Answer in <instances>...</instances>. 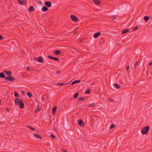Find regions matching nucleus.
<instances>
[{
	"label": "nucleus",
	"mask_w": 152,
	"mask_h": 152,
	"mask_svg": "<svg viewBox=\"0 0 152 152\" xmlns=\"http://www.w3.org/2000/svg\"><path fill=\"white\" fill-rule=\"evenodd\" d=\"M34 59H36L37 61L40 62V63H42L44 62V60L42 57L41 56H39L37 58L36 57H35Z\"/></svg>",
	"instance_id": "obj_4"
},
{
	"label": "nucleus",
	"mask_w": 152,
	"mask_h": 152,
	"mask_svg": "<svg viewBox=\"0 0 152 152\" xmlns=\"http://www.w3.org/2000/svg\"><path fill=\"white\" fill-rule=\"evenodd\" d=\"M28 11L30 12H32L35 10L34 7L32 6H30L28 9Z\"/></svg>",
	"instance_id": "obj_10"
},
{
	"label": "nucleus",
	"mask_w": 152,
	"mask_h": 152,
	"mask_svg": "<svg viewBox=\"0 0 152 152\" xmlns=\"http://www.w3.org/2000/svg\"><path fill=\"white\" fill-rule=\"evenodd\" d=\"M5 75L3 73V72L0 73V78H5Z\"/></svg>",
	"instance_id": "obj_15"
},
{
	"label": "nucleus",
	"mask_w": 152,
	"mask_h": 152,
	"mask_svg": "<svg viewBox=\"0 0 152 152\" xmlns=\"http://www.w3.org/2000/svg\"><path fill=\"white\" fill-rule=\"evenodd\" d=\"M116 17L115 16H112L111 17V18L113 20L115 19H116Z\"/></svg>",
	"instance_id": "obj_38"
},
{
	"label": "nucleus",
	"mask_w": 152,
	"mask_h": 152,
	"mask_svg": "<svg viewBox=\"0 0 152 152\" xmlns=\"http://www.w3.org/2000/svg\"><path fill=\"white\" fill-rule=\"evenodd\" d=\"M110 101L111 102H113V99H110Z\"/></svg>",
	"instance_id": "obj_46"
},
{
	"label": "nucleus",
	"mask_w": 152,
	"mask_h": 152,
	"mask_svg": "<svg viewBox=\"0 0 152 152\" xmlns=\"http://www.w3.org/2000/svg\"><path fill=\"white\" fill-rule=\"evenodd\" d=\"M5 80H8L9 81H13L14 80H15V78L12 77H11V76H9L5 77Z\"/></svg>",
	"instance_id": "obj_5"
},
{
	"label": "nucleus",
	"mask_w": 152,
	"mask_h": 152,
	"mask_svg": "<svg viewBox=\"0 0 152 152\" xmlns=\"http://www.w3.org/2000/svg\"><path fill=\"white\" fill-rule=\"evenodd\" d=\"M70 82H69L68 83H65V85H69L70 84Z\"/></svg>",
	"instance_id": "obj_43"
},
{
	"label": "nucleus",
	"mask_w": 152,
	"mask_h": 152,
	"mask_svg": "<svg viewBox=\"0 0 152 152\" xmlns=\"http://www.w3.org/2000/svg\"><path fill=\"white\" fill-rule=\"evenodd\" d=\"M57 85L58 86H64L65 85V83H58L57 84Z\"/></svg>",
	"instance_id": "obj_30"
},
{
	"label": "nucleus",
	"mask_w": 152,
	"mask_h": 152,
	"mask_svg": "<svg viewBox=\"0 0 152 152\" xmlns=\"http://www.w3.org/2000/svg\"><path fill=\"white\" fill-rule=\"evenodd\" d=\"M10 109L9 108H6V110L7 111H10Z\"/></svg>",
	"instance_id": "obj_40"
},
{
	"label": "nucleus",
	"mask_w": 152,
	"mask_h": 152,
	"mask_svg": "<svg viewBox=\"0 0 152 152\" xmlns=\"http://www.w3.org/2000/svg\"><path fill=\"white\" fill-rule=\"evenodd\" d=\"M60 53V51L58 50H56L54 52V54L57 55H59Z\"/></svg>",
	"instance_id": "obj_20"
},
{
	"label": "nucleus",
	"mask_w": 152,
	"mask_h": 152,
	"mask_svg": "<svg viewBox=\"0 0 152 152\" xmlns=\"http://www.w3.org/2000/svg\"><path fill=\"white\" fill-rule=\"evenodd\" d=\"M41 109V108L40 107H38L35 110V112H37L39 111Z\"/></svg>",
	"instance_id": "obj_24"
},
{
	"label": "nucleus",
	"mask_w": 152,
	"mask_h": 152,
	"mask_svg": "<svg viewBox=\"0 0 152 152\" xmlns=\"http://www.w3.org/2000/svg\"><path fill=\"white\" fill-rule=\"evenodd\" d=\"M80 82V80H76L73 81L71 85H72L74 84Z\"/></svg>",
	"instance_id": "obj_16"
},
{
	"label": "nucleus",
	"mask_w": 152,
	"mask_h": 152,
	"mask_svg": "<svg viewBox=\"0 0 152 152\" xmlns=\"http://www.w3.org/2000/svg\"><path fill=\"white\" fill-rule=\"evenodd\" d=\"M61 73L60 71H58L56 72V73L57 74H60Z\"/></svg>",
	"instance_id": "obj_39"
},
{
	"label": "nucleus",
	"mask_w": 152,
	"mask_h": 152,
	"mask_svg": "<svg viewBox=\"0 0 152 152\" xmlns=\"http://www.w3.org/2000/svg\"><path fill=\"white\" fill-rule=\"evenodd\" d=\"M53 60H56V61H59V59L58 58H57L55 57H53Z\"/></svg>",
	"instance_id": "obj_27"
},
{
	"label": "nucleus",
	"mask_w": 152,
	"mask_h": 152,
	"mask_svg": "<svg viewBox=\"0 0 152 152\" xmlns=\"http://www.w3.org/2000/svg\"><path fill=\"white\" fill-rule=\"evenodd\" d=\"M50 137H52L53 138H55L56 137L53 134H51L50 135Z\"/></svg>",
	"instance_id": "obj_35"
},
{
	"label": "nucleus",
	"mask_w": 152,
	"mask_h": 152,
	"mask_svg": "<svg viewBox=\"0 0 152 152\" xmlns=\"http://www.w3.org/2000/svg\"><path fill=\"white\" fill-rule=\"evenodd\" d=\"M78 124L80 126L82 127L84 126V122L81 119H79L77 121Z\"/></svg>",
	"instance_id": "obj_6"
},
{
	"label": "nucleus",
	"mask_w": 152,
	"mask_h": 152,
	"mask_svg": "<svg viewBox=\"0 0 152 152\" xmlns=\"http://www.w3.org/2000/svg\"><path fill=\"white\" fill-rule=\"evenodd\" d=\"M114 126H115L114 124H113L110 125V128L111 129H113V128H114Z\"/></svg>",
	"instance_id": "obj_28"
},
{
	"label": "nucleus",
	"mask_w": 152,
	"mask_h": 152,
	"mask_svg": "<svg viewBox=\"0 0 152 152\" xmlns=\"http://www.w3.org/2000/svg\"><path fill=\"white\" fill-rule=\"evenodd\" d=\"M1 100H0V104L1 103Z\"/></svg>",
	"instance_id": "obj_47"
},
{
	"label": "nucleus",
	"mask_w": 152,
	"mask_h": 152,
	"mask_svg": "<svg viewBox=\"0 0 152 152\" xmlns=\"http://www.w3.org/2000/svg\"><path fill=\"white\" fill-rule=\"evenodd\" d=\"M27 95L29 97H30L32 96V94L30 92H29L27 93Z\"/></svg>",
	"instance_id": "obj_23"
},
{
	"label": "nucleus",
	"mask_w": 152,
	"mask_h": 152,
	"mask_svg": "<svg viewBox=\"0 0 152 152\" xmlns=\"http://www.w3.org/2000/svg\"><path fill=\"white\" fill-rule=\"evenodd\" d=\"M27 127H28V129H30L31 130H35V129H34V128L32 127L31 126H27Z\"/></svg>",
	"instance_id": "obj_26"
},
{
	"label": "nucleus",
	"mask_w": 152,
	"mask_h": 152,
	"mask_svg": "<svg viewBox=\"0 0 152 152\" xmlns=\"http://www.w3.org/2000/svg\"><path fill=\"white\" fill-rule=\"evenodd\" d=\"M129 66H127V67H126V70H128L129 69Z\"/></svg>",
	"instance_id": "obj_42"
},
{
	"label": "nucleus",
	"mask_w": 152,
	"mask_h": 152,
	"mask_svg": "<svg viewBox=\"0 0 152 152\" xmlns=\"http://www.w3.org/2000/svg\"><path fill=\"white\" fill-rule=\"evenodd\" d=\"M45 4L47 7H50L51 6V3L49 1H45L44 2Z\"/></svg>",
	"instance_id": "obj_8"
},
{
	"label": "nucleus",
	"mask_w": 152,
	"mask_h": 152,
	"mask_svg": "<svg viewBox=\"0 0 152 152\" xmlns=\"http://www.w3.org/2000/svg\"><path fill=\"white\" fill-rule=\"evenodd\" d=\"M33 134L35 137H36L37 138L41 139L42 138V137L40 135L37 134L36 133H33Z\"/></svg>",
	"instance_id": "obj_11"
},
{
	"label": "nucleus",
	"mask_w": 152,
	"mask_h": 152,
	"mask_svg": "<svg viewBox=\"0 0 152 152\" xmlns=\"http://www.w3.org/2000/svg\"><path fill=\"white\" fill-rule=\"evenodd\" d=\"M62 152H67V151L65 149H63Z\"/></svg>",
	"instance_id": "obj_44"
},
{
	"label": "nucleus",
	"mask_w": 152,
	"mask_h": 152,
	"mask_svg": "<svg viewBox=\"0 0 152 152\" xmlns=\"http://www.w3.org/2000/svg\"><path fill=\"white\" fill-rule=\"evenodd\" d=\"M144 19L145 21H148L149 20V18L148 16H145L144 18Z\"/></svg>",
	"instance_id": "obj_21"
},
{
	"label": "nucleus",
	"mask_w": 152,
	"mask_h": 152,
	"mask_svg": "<svg viewBox=\"0 0 152 152\" xmlns=\"http://www.w3.org/2000/svg\"><path fill=\"white\" fill-rule=\"evenodd\" d=\"M95 106V104H94V103H92L89 104L88 105V107H93Z\"/></svg>",
	"instance_id": "obj_25"
},
{
	"label": "nucleus",
	"mask_w": 152,
	"mask_h": 152,
	"mask_svg": "<svg viewBox=\"0 0 152 152\" xmlns=\"http://www.w3.org/2000/svg\"><path fill=\"white\" fill-rule=\"evenodd\" d=\"M129 31V30L128 29H125L124 30L122 31V33L123 34L126 33Z\"/></svg>",
	"instance_id": "obj_18"
},
{
	"label": "nucleus",
	"mask_w": 152,
	"mask_h": 152,
	"mask_svg": "<svg viewBox=\"0 0 152 152\" xmlns=\"http://www.w3.org/2000/svg\"><path fill=\"white\" fill-rule=\"evenodd\" d=\"M48 10V7L46 6H43L42 8V10L43 12H45L47 11Z\"/></svg>",
	"instance_id": "obj_13"
},
{
	"label": "nucleus",
	"mask_w": 152,
	"mask_h": 152,
	"mask_svg": "<svg viewBox=\"0 0 152 152\" xmlns=\"http://www.w3.org/2000/svg\"><path fill=\"white\" fill-rule=\"evenodd\" d=\"M14 102L15 105L18 104L20 106V108L22 109L24 107V104L21 101V100L20 99L18 101V99L16 98L15 99Z\"/></svg>",
	"instance_id": "obj_1"
},
{
	"label": "nucleus",
	"mask_w": 152,
	"mask_h": 152,
	"mask_svg": "<svg viewBox=\"0 0 152 152\" xmlns=\"http://www.w3.org/2000/svg\"><path fill=\"white\" fill-rule=\"evenodd\" d=\"M138 28V26H136L135 27L133 28V31H135Z\"/></svg>",
	"instance_id": "obj_32"
},
{
	"label": "nucleus",
	"mask_w": 152,
	"mask_h": 152,
	"mask_svg": "<svg viewBox=\"0 0 152 152\" xmlns=\"http://www.w3.org/2000/svg\"><path fill=\"white\" fill-rule=\"evenodd\" d=\"M149 64L150 66H151L152 65V62H150L149 63Z\"/></svg>",
	"instance_id": "obj_45"
},
{
	"label": "nucleus",
	"mask_w": 152,
	"mask_h": 152,
	"mask_svg": "<svg viewBox=\"0 0 152 152\" xmlns=\"http://www.w3.org/2000/svg\"><path fill=\"white\" fill-rule=\"evenodd\" d=\"M71 19L73 21L77 22L78 20V18L74 15H71L70 16Z\"/></svg>",
	"instance_id": "obj_3"
},
{
	"label": "nucleus",
	"mask_w": 152,
	"mask_h": 152,
	"mask_svg": "<svg viewBox=\"0 0 152 152\" xmlns=\"http://www.w3.org/2000/svg\"><path fill=\"white\" fill-rule=\"evenodd\" d=\"M19 4H24L26 2V0H18Z\"/></svg>",
	"instance_id": "obj_12"
},
{
	"label": "nucleus",
	"mask_w": 152,
	"mask_h": 152,
	"mask_svg": "<svg viewBox=\"0 0 152 152\" xmlns=\"http://www.w3.org/2000/svg\"><path fill=\"white\" fill-rule=\"evenodd\" d=\"M57 107L55 106L52 109V112L53 114H55L56 112V109Z\"/></svg>",
	"instance_id": "obj_17"
},
{
	"label": "nucleus",
	"mask_w": 152,
	"mask_h": 152,
	"mask_svg": "<svg viewBox=\"0 0 152 152\" xmlns=\"http://www.w3.org/2000/svg\"><path fill=\"white\" fill-rule=\"evenodd\" d=\"M14 96L16 97H18L19 96L18 95V94L17 92L15 91V92Z\"/></svg>",
	"instance_id": "obj_34"
},
{
	"label": "nucleus",
	"mask_w": 152,
	"mask_h": 152,
	"mask_svg": "<svg viewBox=\"0 0 152 152\" xmlns=\"http://www.w3.org/2000/svg\"><path fill=\"white\" fill-rule=\"evenodd\" d=\"M3 72L9 76H11L12 75V72L10 71H8L7 70H3Z\"/></svg>",
	"instance_id": "obj_7"
},
{
	"label": "nucleus",
	"mask_w": 152,
	"mask_h": 152,
	"mask_svg": "<svg viewBox=\"0 0 152 152\" xmlns=\"http://www.w3.org/2000/svg\"><path fill=\"white\" fill-rule=\"evenodd\" d=\"M84 99V98L82 97H80L78 98V100L80 101H83Z\"/></svg>",
	"instance_id": "obj_29"
},
{
	"label": "nucleus",
	"mask_w": 152,
	"mask_h": 152,
	"mask_svg": "<svg viewBox=\"0 0 152 152\" xmlns=\"http://www.w3.org/2000/svg\"><path fill=\"white\" fill-rule=\"evenodd\" d=\"M150 129L149 126H147L144 127L142 130L141 132L142 134H146Z\"/></svg>",
	"instance_id": "obj_2"
},
{
	"label": "nucleus",
	"mask_w": 152,
	"mask_h": 152,
	"mask_svg": "<svg viewBox=\"0 0 152 152\" xmlns=\"http://www.w3.org/2000/svg\"><path fill=\"white\" fill-rule=\"evenodd\" d=\"M138 64V62L136 61L135 63V66H137Z\"/></svg>",
	"instance_id": "obj_37"
},
{
	"label": "nucleus",
	"mask_w": 152,
	"mask_h": 152,
	"mask_svg": "<svg viewBox=\"0 0 152 152\" xmlns=\"http://www.w3.org/2000/svg\"><path fill=\"white\" fill-rule=\"evenodd\" d=\"M26 69L28 70H30V67H29V66H28L27 68H26Z\"/></svg>",
	"instance_id": "obj_41"
},
{
	"label": "nucleus",
	"mask_w": 152,
	"mask_h": 152,
	"mask_svg": "<svg viewBox=\"0 0 152 152\" xmlns=\"http://www.w3.org/2000/svg\"><path fill=\"white\" fill-rule=\"evenodd\" d=\"M93 1L95 4L99 5L100 4V3L99 0H93Z\"/></svg>",
	"instance_id": "obj_14"
},
{
	"label": "nucleus",
	"mask_w": 152,
	"mask_h": 152,
	"mask_svg": "<svg viewBox=\"0 0 152 152\" xmlns=\"http://www.w3.org/2000/svg\"><path fill=\"white\" fill-rule=\"evenodd\" d=\"M101 34V33L100 32H97L94 34V37L95 38H97Z\"/></svg>",
	"instance_id": "obj_9"
},
{
	"label": "nucleus",
	"mask_w": 152,
	"mask_h": 152,
	"mask_svg": "<svg viewBox=\"0 0 152 152\" xmlns=\"http://www.w3.org/2000/svg\"><path fill=\"white\" fill-rule=\"evenodd\" d=\"M78 96V93H76L73 96V98L74 99H75L77 98Z\"/></svg>",
	"instance_id": "obj_22"
},
{
	"label": "nucleus",
	"mask_w": 152,
	"mask_h": 152,
	"mask_svg": "<svg viewBox=\"0 0 152 152\" xmlns=\"http://www.w3.org/2000/svg\"><path fill=\"white\" fill-rule=\"evenodd\" d=\"M4 38L0 34V40L3 39Z\"/></svg>",
	"instance_id": "obj_36"
},
{
	"label": "nucleus",
	"mask_w": 152,
	"mask_h": 152,
	"mask_svg": "<svg viewBox=\"0 0 152 152\" xmlns=\"http://www.w3.org/2000/svg\"><path fill=\"white\" fill-rule=\"evenodd\" d=\"M86 93L87 94H90V89H88L86 91Z\"/></svg>",
	"instance_id": "obj_31"
},
{
	"label": "nucleus",
	"mask_w": 152,
	"mask_h": 152,
	"mask_svg": "<svg viewBox=\"0 0 152 152\" xmlns=\"http://www.w3.org/2000/svg\"><path fill=\"white\" fill-rule=\"evenodd\" d=\"M48 57L49 58V59H52L53 60V57H52V56H50V55H48Z\"/></svg>",
	"instance_id": "obj_33"
},
{
	"label": "nucleus",
	"mask_w": 152,
	"mask_h": 152,
	"mask_svg": "<svg viewBox=\"0 0 152 152\" xmlns=\"http://www.w3.org/2000/svg\"><path fill=\"white\" fill-rule=\"evenodd\" d=\"M114 86L117 89H119L120 88V85L118 84L114 83Z\"/></svg>",
	"instance_id": "obj_19"
}]
</instances>
